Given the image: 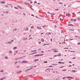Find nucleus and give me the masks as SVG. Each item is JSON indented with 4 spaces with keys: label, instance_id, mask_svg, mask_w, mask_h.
Returning <instances> with one entry per match:
<instances>
[{
    "label": "nucleus",
    "instance_id": "f257e3e1",
    "mask_svg": "<svg viewBox=\"0 0 80 80\" xmlns=\"http://www.w3.org/2000/svg\"><path fill=\"white\" fill-rule=\"evenodd\" d=\"M22 63H28V61L24 60V61H22Z\"/></svg>",
    "mask_w": 80,
    "mask_h": 80
},
{
    "label": "nucleus",
    "instance_id": "f03ea898",
    "mask_svg": "<svg viewBox=\"0 0 80 80\" xmlns=\"http://www.w3.org/2000/svg\"><path fill=\"white\" fill-rule=\"evenodd\" d=\"M69 71H70L71 72H76V71L75 70H72V71H71V70H69L68 71V72H69Z\"/></svg>",
    "mask_w": 80,
    "mask_h": 80
},
{
    "label": "nucleus",
    "instance_id": "7ed1b4c3",
    "mask_svg": "<svg viewBox=\"0 0 80 80\" xmlns=\"http://www.w3.org/2000/svg\"><path fill=\"white\" fill-rule=\"evenodd\" d=\"M66 16H68V17H70V13H68V14H66Z\"/></svg>",
    "mask_w": 80,
    "mask_h": 80
},
{
    "label": "nucleus",
    "instance_id": "20e7f679",
    "mask_svg": "<svg viewBox=\"0 0 80 80\" xmlns=\"http://www.w3.org/2000/svg\"><path fill=\"white\" fill-rule=\"evenodd\" d=\"M27 39H28L27 38H22V40H23L25 41V40H27Z\"/></svg>",
    "mask_w": 80,
    "mask_h": 80
},
{
    "label": "nucleus",
    "instance_id": "39448f33",
    "mask_svg": "<svg viewBox=\"0 0 80 80\" xmlns=\"http://www.w3.org/2000/svg\"><path fill=\"white\" fill-rule=\"evenodd\" d=\"M22 71H18L17 72V73H22Z\"/></svg>",
    "mask_w": 80,
    "mask_h": 80
},
{
    "label": "nucleus",
    "instance_id": "423d86ee",
    "mask_svg": "<svg viewBox=\"0 0 80 80\" xmlns=\"http://www.w3.org/2000/svg\"><path fill=\"white\" fill-rule=\"evenodd\" d=\"M31 70V69H28L25 70V72H27V71H28V70Z\"/></svg>",
    "mask_w": 80,
    "mask_h": 80
},
{
    "label": "nucleus",
    "instance_id": "0eeeda50",
    "mask_svg": "<svg viewBox=\"0 0 80 80\" xmlns=\"http://www.w3.org/2000/svg\"><path fill=\"white\" fill-rule=\"evenodd\" d=\"M68 26H73V27L74 26V25H73L72 24H68Z\"/></svg>",
    "mask_w": 80,
    "mask_h": 80
},
{
    "label": "nucleus",
    "instance_id": "6e6552de",
    "mask_svg": "<svg viewBox=\"0 0 80 80\" xmlns=\"http://www.w3.org/2000/svg\"><path fill=\"white\" fill-rule=\"evenodd\" d=\"M35 53H37V52H33L32 53L29 54V55H33V54H35Z\"/></svg>",
    "mask_w": 80,
    "mask_h": 80
},
{
    "label": "nucleus",
    "instance_id": "1a4fd4ad",
    "mask_svg": "<svg viewBox=\"0 0 80 80\" xmlns=\"http://www.w3.org/2000/svg\"><path fill=\"white\" fill-rule=\"evenodd\" d=\"M6 78L4 77V78H1V80H4V79H5Z\"/></svg>",
    "mask_w": 80,
    "mask_h": 80
},
{
    "label": "nucleus",
    "instance_id": "9d476101",
    "mask_svg": "<svg viewBox=\"0 0 80 80\" xmlns=\"http://www.w3.org/2000/svg\"><path fill=\"white\" fill-rule=\"evenodd\" d=\"M27 29H25V31H27L28 30V28L27 27H26Z\"/></svg>",
    "mask_w": 80,
    "mask_h": 80
},
{
    "label": "nucleus",
    "instance_id": "9b49d317",
    "mask_svg": "<svg viewBox=\"0 0 80 80\" xmlns=\"http://www.w3.org/2000/svg\"><path fill=\"white\" fill-rule=\"evenodd\" d=\"M1 3H5V2H0Z\"/></svg>",
    "mask_w": 80,
    "mask_h": 80
},
{
    "label": "nucleus",
    "instance_id": "f8f14e48",
    "mask_svg": "<svg viewBox=\"0 0 80 80\" xmlns=\"http://www.w3.org/2000/svg\"><path fill=\"white\" fill-rule=\"evenodd\" d=\"M38 56H39V54H36L34 55V57H38Z\"/></svg>",
    "mask_w": 80,
    "mask_h": 80
},
{
    "label": "nucleus",
    "instance_id": "ddd939ff",
    "mask_svg": "<svg viewBox=\"0 0 80 80\" xmlns=\"http://www.w3.org/2000/svg\"><path fill=\"white\" fill-rule=\"evenodd\" d=\"M24 3L25 5H29L30 4V3H28L26 2H25Z\"/></svg>",
    "mask_w": 80,
    "mask_h": 80
},
{
    "label": "nucleus",
    "instance_id": "4468645a",
    "mask_svg": "<svg viewBox=\"0 0 80 80\" xmlns=\"http://www.w3.org/2000/svg\"><path fill=\"white\" fill-rule=\"evenodd\" d=\"M62 72H65V71H67V70L66 69H63L62 70Z\"/></svg>",
    "mask_w": 80,
    "mask_h": 80
},
{
    "label": "nucleus",
    "instance_id": "2eb2a0df",
    "mask_svg": "<svg viewBox=\"0 0 80 80\" xmlns=\"http://www.w3.org/2000/svg\"><path fill=\"white\" fill-rule=\"evenodd\" d=\"M69 30H70L71 31H74V29H69Z\"/></svg>",
    "mask_w": 80,
    "mask_h": 80
},
{
    "label": "nucleus",
    "instance_id": "dca6fc26",
    "mask_svg": "<svg viewBox=\"0 0 80 80\" xmlns=\"http://www.w3.org/2000/svg\"><path fill=\"white\" fill-rule=\"evenodd\" d=\"M37 28H38V29H42V28H41L39 27H37Z\"/></svg>",
    "mask_w": 80,
    "mask_h": 80
},
{
    "label": "nucleus",
    "instance_id": "f3484780",
    "mask_svg": "<svg viewBox=\"0 0 80 80\" xmlns=\"http://www.w3.org/2000/svg\"><path fill=\"white\" fill-rule=\"evenodd\" d=\"M8 43L9 44H10L11 43H12V42H8Z\"/></svg>",
    "mask_w": 80,
    "mask_h": 80
},
{
    "label": "nucleus",
    "instance_id": "a211bd4d",
    "mask_svg": "<svg viewBox=\"0 0 80 80\" xmlns=\"http://www.w3.org/2000/svg\"><path fill=\"white\" fill-rule=\"evenodd\" d=\"M54 52H55V53H57V52H58V51H54Z\"/></svg>",
    "mask_w": 80,
    "mask_h": 80
},
{
    "label": "nucleus",
    "instance_id": "6ab92c4d",
    "mask_svg": "<svg viewBox=\"0 0 80 80\" xmlns=\"http://www.w3.org/2000/svg\"><path fill=\"white\" fill-rule=\"evenodd\" d=\"M65 78H66V77H64L62 78V79L63 80H65Z\"/></svg>",
    "mask_w": 80,
    "mask_h": 80
},
{
    "label": "nucleus",
    "instance_id": "aec40b11",
    "mask_svg": "<svg viewBox=\"0 0 80 80\" xmlns=\"http://www.w3.org/2000/svg\"><path fill=\"white\" fill-rule=\"evenodd\" d=\"M41 41L42 42H44V39H43V38H42L41 39Z\"/></svg>",
    "mask_w": 80,
    "mask_h": 80
},
{
    "label": "nucleus",
    "instance_id": "412c9836",
    "mask_svg": "<svg viewBox=\"0 0 80 80\" xmlns=\"http://www.w3.org/2000/svg\"><path fill=\"white\" fill-rule=\"evenodd\" d=\"M5 59H7L8 58V57H7V56H6L5 57Z\"/></svg>",
    "mask_w": 80,
    "mask_h": 80
},
{
    "label": "nucleus",
    "instance_id": "4be33fe9",
    "mask_svg": "<svg viewBox=\"0 0 80 80\" xmlns=\"http://www.w3.org/2000/svg\"><path fill=\"white\" fill-rule=\"evenodd\" d=\"M31 52H37V50H34V51H31Z\"/></svg>",
    "mask_w": 80,
    "mask_h": 80
},
{
    "label": "nucleus",
    "instance_id": "5701e85b",
    "mask_svg": "<svg viewBox=\"0 0 80 80\" xmlns=\"http://www.w3.org/2000/svg\"><path fill=\"white\" fill-rule=\"evenodd\" d=\"M63 67H65V66H62V67H59V68H63Z\"/></svg>",
    "mask_w": 80,
    "mask_h": 80
},
{
    "label": "nucleus",
    "instance_id": "b1692460",
    "mask_svg": "<svg viewBox=\"0 0 80 80\" xmlns=\"http://www.w3.org/2000/svg\"><path fill=\"white\" fill-rule=\"evenodd\" d=\"M47 62H48L47 61H44V62H43V63H47Z\"/></svg>",
    "mask_w": 80,
    "mask_h": 80
},
{
    "label": "nucleus",
    "instance_id": "393cba45",
    "mask_svg": "<svg viewBox=\"0 0 80 80\" xmlns=\"http://www.w3.org/2000/svg\"><path fill=\"white\" fill-rule=\"evenodd\" d=\"M9 53H12V51H9Z\"/></svg>",
    "mask_w": 80,
    "mask_h": 80
},
{
    "label": "nucleus",
    "instance_id": "a878e982",
    "mask_svg": "<svg viewBox=\"0 0 80 80\" xmlns=\"http://www.w3.org/2000/svg\"><path fill=\"white\" fill-rule=\"evenodd\" d=\"M74 78L73 77H70V78H71V79H73Z\"/></svg>",
    "mask_w": 80,
    "mask_h": 80
},
{
    "label": "nucleus",
    "instance_id": "bb28decb",
    "mask_svg": "<svg viewBox=\"0 0 80 80\" xmlns=\"http://www.w3.org/2000/svg\"><path fill=\"white\" fill-rule=\"evenodd\" d=\"M29 7L31 9V10H34V9H33L32 8H31L30 6H29Z\"/></svg>",
    "mask_w": 80,
    "mask_h": 80
},
{
    "label": "nucleus",
    "instance_id": "cd10ccee",
    "mask_svg": "<svg viewBox=\"0 0 80 80\" xmlns=\"http://www.w3.org/2000/svg\"><path fill=\"white\" fill-rule=\"evenodd\" d=\"M43 54H39V56H42V55H43Z\"/></svg>",
    "mask_w": 80,
    "mask_h": 80
},
{
    "label": "nucleus",
    "instance_id": "c85d7f7f",
    "mask_svg": "<svg viewBox=\"0 0 80 80\" xmlns=\"http://www.w3.org/2000/svg\"><path fill=\"white\" fill-rule=\"evenodd\" d=\"M39 16L40 17H43V16L42 15H39Z\"/></svg>",
    "mask_w": 80,
    "mask_h": 80
},
{
    "label": "nucleus",
    "instance_id": "c756f323",
    "mask_svg": "<svg viewBox=\"0 0 80 80\" xmlns=\"http://www.w3.org/2000/svg\"><path fill=\"white\" fill-rule=\"evenodd\" d=\"M58 56H61V54L60 53L58 54Z\"/></svg>",
    "mask_w": 80,
    "mask_h": 80
},
{
    "label": "nucleus",
    "instance_id": "7c9ffc66",
    "mask_svg": "<svg viewBox=\"0 0 80 80\" xmlns=\"http://www.w3.org/2000/svg\"><path fill=\"white\" fill-rule=\"evenodd\" d=\"M67 78H70V77L68 76V77H67Z\"/></svg>",
    "mask_w": 80,
    "mask_h": 80
},
{
    "label": "nucleus",
    "instance_id": "2f4dec72",
    "mask_svg": "<svg viewBox=\"0 0 80 80\" xmlns=\"http://www.w3.org/2000/svg\"><path fill=\"white\" fill-rule=\"evenodd\" d=\"M58 55H55L54 57H58Z\"/></svg>",
    "mask_w": 80,
    "mask_h": 80
},
{
    "label": "nucleus",
    "instance_id": "473e14b6",
    "mask_svg": "<svg viewBox=\"0 0 80 80\" xmlns=\"http://www.w3.org/2000/svg\"><path fill=\"white\" fill-rule=\"evenodd\" d=\"M58 10H59L58 9H55V11H57Z\"/></svg>",
    "mask_w": 80,
    "mask_h": 80
},
{
    "label": "nucleus",
    "instance_id": "72a5a7b5",
    "mask_svg": "<svg viewBox=\"0 0 80 80\" xmlns=\"http://www.w3.org/2000/svg\"><path fill=\"white\" fill-rule=\"evenodd\" d=\"M25 57V56H23V57H21V58H22L23 57Z\"/></svg>",
    "mask_w": 80,
    "mask_h": 80
},
{
    "label": "nucleus",
    "instance_id": "f704fd0d",
    "mask_svg": "<svg viewBox=\"0 0 80 80\" xmlns=\"http://www.w3.org/2000/svg\"><path fill=\"white\" fill-rule=\"evenodd\" d=\"M16 48H17V47H14L13 48V49H16Z\"/></svg>",
    "mask_w": 80,
    "mask_h": 80
},
{
    "label": "nucleus",
    "instance_id": "c9c22d12",
    "mask_svg": "<svg viewBox=\"0 0 80 80\" xmlns=\"http://www.w3.org/2000/svg\"><path fill=\"white\" fill-rule=\"evenodd\" d=\"M58 63H60V64H61L62 63V62H58Z\"/></svg>",
    "mask_w": 80,
    "mask_h": 80
},
{
    "label": "nucleus",
    "instance_id": "e433bc0d",
    "mask_svg": "<svg viewBox=\"0 0 80 80\" xmlns=\"http://www.w3.org/2000/svg\"><path fill=\"white\" fill-rule=\"evenodd\" d=\"M46 27V25L43 26L42 27V28H44V27Z\"/></svg>",
    "mask_w": 80,
    "mask_h": 80
},
{
    "label": "nucleus",
    "instance_id": "4c0bfd02",
    "mask_svg": "<svg viewBox=\"0 0 80 80\" xmlns=\"http://www.w3.org/2000/svg\"><path fill=\"white\" fill-rule=\"evenodd\" d=\"M34 28V27L33 26H32L31 27V28Z\"/></svg>",
    "mask_w": 80,
    "mask_h": 80
},
{
    "label": "nucleus",
    "instance_id": "58836bf2",
    "mask_svg": "<svg viewBox=\"0 0 80 80\" xmlns=\"http://www.w3.org/2000/svg\"><path fill=\"white\" fill-rule=\"evenodd\" d=\"M18 63V62L17 61L15 63V65H16V64H17V63Z\"/></svg>",
    "mask_w": 80,
    "mask_h": 80
},
{
    "label": "nucleus",
    "instance_id": "ea45409f",
    "mask_svg": "<svg viewBox=\"0 0 80 80\" xmlns=\"http://www.w3.org/2000/svg\"><path fill=\"white\" fill-rule=\"evenodd\" d=\"M68 48H64V49H68Z\"/></svg>",
    "mask_w": 80,
    "mask_h": 80
},
{
    "label": "nucleus",
    "instance_id": "a19ab883",
    "mask_svg": "<svg viewBox=\"0 0 80 80\" xmlns=\"http://www.w3.org/2000/svg\"><path fill=\"white\" fill-rule=\"evenodd\" d=\"M3 70L0 71V72H3Z\"/></svg>",
    "mask_w": 80,
    "mask_h": 80
},
{
    "label": "nucleus",
    "instance_id": "79ce46f5",
    "mask_svg": "<svg viewBox=\"0 0 80 80\" xmlns=\"http://www.w3.org/2000/svg\"><path fill=\"white\" fill-rule=\"evenodd\" d=\"M49 67H53L52 66H49Z\"/></svg>",
    "mask_w": 80,
    "mask_h": 80
},
{
    "label": "nucleus",
    "instance_id": "37998d69",
    "mask_svg": "<svg viewBox=\"0 0 80 80\" xmlns=\"http://www.w3.org/2000/svg\"><path fill=\"white\" fill-rule=\"evenodd\" d=\"M61 33H63V30H62Z\"/></svg>",
    "mask_w": 80,
    "mask_h": 80
},
{
    "label": "nucleus",
    "instance_id": "c03bdc74",
    "mask_svg": "<svg viewBox=\"0 0 80 80\" xmlns=\"http://www.w3.org/2000/svg\"><path fill=\"white\" fill-rule=\"evenodd\" d=\"M58 3H59V4H62V2H61L60 3L58 2Z\"/></svg>",
    "mask_w": 80,
    "mask_h": 80
},
{
    "label": "nucleus",
    "instance_id": "a18cd8bd",
    "mask_svg": "<svg viewBox=\"0 0 80 80\" xmlns=\"http://www.w3.org/2000/svg\"><path fill=\"white\" fill-rule=\"evenodd\" d=\"M8 74V73L7 72H6L4 73V74Z\"/></svg>",
    "mask_w": 80,
    "mask_h": 80
},
{
    "label": "nucleus",
    "instance_id": "49530a36",
    "mask_svg": "<svg viewBox=\"0 0 80 80\" xmlns=\"http://www.w3.org/2000/svg\"><path fill=\"white\" fill-rule=\"evenodd\" d=\"M14 8H15V9H18V8L16 7H14Z\"/></svg>",
    "mask_w": 80,
    "mask_h": 80
},
{
    "label": "nucleus",
    "instance_id": "de8ad7c7",
    "mask_svg": "<svg viewBox=\"0 0 80 80\" xmlns=\"http://www.w3.org/2000/svg\"><path fill=\"white\" fill-rule=\"evenodd\" d=\"M73 20H74L73 19H72L71 20V21H73Z\"/></svg>",
    "mask_w": 80,
    "mask_h": 80
},
{
    "label": "nucleus",
    "instance_id": "09e8293b",
    "mask_svg": "<svg viewBox=\"0 0 80 80\" xmlns=\"http://www.w3.org/2000/svg\"><path fill=\"white\" fill-rule=\"evenodd\" d=\"M6 13H8V11H6L5 12Z\"/></svg>",
    "mask_w": 80,
    "mask_h": 80
},
{
    "label": "nucleus",
    "instance_id": "8fccbe9b",
    "mask_svg": "<svg viewBox=\"0 0 80 80\" xmlns=\"http://www.w3.org/2000/svg\"><path fill=\"white\" fill-rule=\"evenodd\" d=\"M48 13H49V14H52V13H51L49 12H48Z\"/></svg>",
    "mask_w": 80,
    "mask_h": 80
},
{
    "label": "nucleus",
    "instance_id": "3c124183",
    "mask_svg": "<svg viewBox=\"0 0 80 80\" xmlns=\"http://www.w3.org/2000/svg\"><path fill=\"white\" fill-rule=\"evenodd\" d=\"M37 62V59H35L34 60V62Z\"/></svg>",
    "mask_w": 80,
    "mask_h": 80
},
{
    "label": "nucleus",
    "instance_id": "603ef678",
    "mask_svg": "<svg viewBox=\"0 0 80 80\" xmlns=\"http://www.w3.org/2000/svg\"><path fill=\"white\" fill-rule=\"evenodd\" d=\"M20 58H16L15 59V60H18V59H19Z\"/></svg>",
    "mask_w": 80,
    "mask_h": 80
},
{
    "label": "nucleus",
    "instance_id": "864d4df0",
    "mask_svg": "<svg viewBox=\"0 0 80 80\" xmlns=\"http://www.w3.org/2000/svg\"><path fill=\"white\" fill-rule=\"evenodd\" d=\"M33 68V67H31V68L30 69H31H31H32V68Z\"/></svg>",
    "mask_w": 80,
    "mask_h": 80
},
{
    "label": "nucleus",
    "instance_id": "5fc2aeb1",
    "mask_svg": "<svg viewBox=\"0 0 80 80\" xmlns=\"http://www.w3.org/2000/svg\"><path fill=\"white\" fill-rule=\"evenodd\" d=\"M51 70V69H50V68H48V69H46V70Z\"/></svg>",
    "mask_w": 80,
    "mask_h": 80
},
{
    "label": "nucleus",
    "instance_id": "6e6d98bb",
    "mask_svg": "<svg viewBox=\"0 0 80 80\" xmlns=\"http://www.w3.org/2000/svg\"><path fill=\"white\" fill-rule=\"evenodd\" d=\"M17 30V29H14L13 30V31H15V30Z\"/></svg>",
    "mask_w": 80,
    "mask_h": 80
},
{
    "label": "nucleus",
    "instance_id": "4d7b16f0",
    "mask_svg": "<svg viewBox=\"0 0 80 80\" xmlns=\"http://www.w3.org/2000/svg\"><path fill=\"white\" fill-rule=\"evenodd\" d=\"M18 7H19V8H21V9L22 8V7H19V6H18Z\"/></svg>",
    "mask_w": 80,
    "mask_h": 80
},
{
    "label": "nucleus",
    "instance_id": "13d9d810",
    "mask_svg": "<svg viewBox=\"0 0 80 80\" xmlns=\"http://www.w3.org/2000/svg\"><path fill=\"white\" fill-rule=\"evenodd\" d=\"M31 16H32L33 17H34V15H33V14H31Z\"/></svg>",
    "mask_w": 80,
    "mask_h": 80
},
{
    "label": "nucleus",
    "instance_id": "bf43d9fd",
    "mask_svg": "<svg viewBox=\"0 0 80 80\" xmlns=\"http://www.w3.org/2000/svg\"><path fill=\"white\" fill-rule=\"evenodd\" d=\"M49 60H50V59H52V58H49Z\"/></svg>",
    "mask_w": 80,
    "mask_h": 80
},
{
    "label": "nucleus",
    "instance_id": "052dcab7",
    "mask_svg": "<svg viewBox=\"0 0 80 80\" xmlns=\"http://www.w3.org/2000/svg\"><path fill=\"white\" fill-rule=\"evenodd\" d=\"M16 54H17V53H14L13 55H16Z\"/></svg>",
    "mask_w": 80,
    "mask_h": 80
},
{
    "label": "nucleus",
    "instance_id": "680f3d73",
    "mask_svg": "<svg viewBox=\"0 0 80 80\" xmlns=\"http://www.w3.org/2000/svg\"><path fill=\"white\" fill-rule=\"evenodd\" d=\"M71 52H75V51H70Z\"/></svg>",
    "mask_w": 80,
    "mask_h": 80
},
{
    "label": "nucleus",
    "instance_id": "e2e57ef3",
    "mask_svg": "<svg viewBox=\"0 0 80 80\" xmlns=\"http://www.w3.org/2000/svg\"><path fill=\"white\" fill-rule=\"evenodd\" d=\"M78 45H80V42L78 43Z\"/></svg>",
    "mask_w": 80,
    "mask_h": 80
},
{
    "label": "nucleus",
    "instance_id": "0e129e2a",
    "mask_svg": "<svg viewBox=\"0 0 80 80\" xmlns=\"http://www.w3.org/2000/svg\"><path fill=\"white\" fill-rule=\"evenodd\" d=\"M74 22H76V19H75L74 21Z\"/></svg>",
    "mask_w": 80,
    "mask_h": 80
},
{
    "label": "nucleus",
    "instance_id": "69168bd1",
    "mask_svg": "<svg viewBox=\"0 0 80 80\" xmlns=\"http://www.w3.org/2000/svg\"><path fill=\"white\" fill-rule=\"evenodd\" d=\"M11 41L12 42H13V40H11Z\"/></svg>",
    "mask_w": 80,
    "mask_h": 80
},
{
    "label": "nucleus",
    "instance_id": "338daca9",
    "mask_svg": "<svg viewBox=\"0 0 80 80\" xmlns=\"http://www.w3.org/2000/svg\"><path fill=\"white\" fill-rule=\"evenodd\" d=\"M50 40H51V42H52V39L51 38Z\"/></svg>",
    "mask_w": 80,
    "mask_h": 80
},
{
    "label": "nucleus",
    "instance_id": "774afa93",
    "mask_svg": "<svg viewBox=\"0 0 80 80\" xmlns=\"http://www.w3.org/2000/svg\"><path fill=\"white\" fill-rule=\"evenodd\" d=\"M78 38L79 39H80V37H78Z\"/></svg>",
    "mask_w": 80,
    "mask_h": 80
}]
</instances>
